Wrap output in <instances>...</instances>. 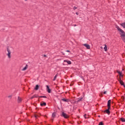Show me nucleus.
Segmentation results:
<instances>
[{
	"label": "nucleus",
	"mask_w": 125,
	"mask_h": 125,
	"mask_svg": "<svg viewBox=\"0 0 125 125\" xmlns=\"http://www.w3.org/2000/svg\"><path fill=\"white\" fill-rule=\"evenodd\" d=\"M27 68H28V65L26 64L25 66L22 68V71H26V70H27Z\"/></svg>",
	"instance_id": "9d476101"
},
{
	"label": "nucleus",
	"mask_w": 125,
	"mask_h": 125,
	"mask_svg": "<svg viewBox=\"0 0 125 125\" xmlns=\"http://www.w3.org/2000/svg\"><path fill=\"white\" fill-rule=\"evenodd\" d=\"M116 29H117L118 31L120 32V35L121 36V37L125 36V33L124 32V30H123V29H121V28H120V27H119V26L118 25H116Z\"/></svg>",
	"instance_id": "f03ea898"
},
{
	"label": "nucleus",
	"mask_w": 125,
	"mask_h": 125,
	"mask_svg": "<svg viewBox=\"0 0 125 125\" xmlns=\"http://www.w3.org/2000/svg\"><path fill=\"white\" fill-rule=\"evenodd\" d=\"M8 98H11V97H12V96L10 95L8 96Z\"/></svg>",
	"instance_id": "bb28decb"
},
{
	"label": "nucleus",
	"mask_w": 125,
	"mask_h": 125,
	"mask_svg": "<svg viewBox=\"0 0 125 125\" xmlns=\"http://www.w3.org/2000/svg\"><path fill=\"white\" fill-rule=\"evenodd\" d=\"M44 57H46V55H44Z\"/></svg>",
	"instance_id": "f704fd0d"
},
{
	"label": "nucleus",
	"mask_w": 125,
	"mask_h": 125,
	"mask_svg": "<svg viewBox=\"0 0 125 125\" xmlns=\"http://www.w3.org/2000/svg\"><path fill=\"white\" fill-rule=\"evenodd\" d=\"M83 99V98H79L78 100L77 101V102H80V101H82V100Z\"/></svg>",
	"instance_id": "6ab92c4d"
},
{
	"label": "nucleus",
	"mask_w": 125,
	"mask_h": 125,
	"mask_svg": "<svg viewBox=\"0 0 125 125\" xmlns=\"http://www.w3.org/2000/svg\"><path fill=\"white\" fill-rule=\"evenodd\" d=\"M118 81H119V82H120V83L121 84V85H124V86H125L124 82H123V81H122V80H121V78L118 79Z\"/></svg>",
	"instance_id": "0eeeda50"
},
{
	"label": "nucleus",
	"mask_w": 125,
	"mask_h": 125,
	"mask_svg": "<svg viewBox=\"0 0 125 125\" xmlns=\"http://www.w3.org/2000/svg\"><path fill=\"white\" fill-rule=\"evenodd\" d=\"M56 78H57V75H56L54 78V79H53V81H55L56 80Z\"/></svg>",
	"instance_id": "b1692460"
},
{
	"label": "nucleus",
	"mask_w": 125,
	"mask_h": 125,
	"mask_svg": "<svg viewBox=\"0 0 125 125\" xmlns=\"http://www.w3.org/2000/svg\"><path fill=\"white\" fill-rule=\"evenodd\" d=\"M55 116H56L55 113H53L52 114V117H53V118H55Z\"/></svg>",
	"instance_id": "5701e85b"
},
{
	"label": "nucleus",
	"mask_w": 125,
	"mask_h": 125,
	"mask_svg": "<svg viewBox=\"0 0 125 125\" xmlns=\"http://www.w3.org/2000/svg\"><path fill=\"white\" fill-rule=\"evenodd\" d=\"M106 93H107V92H106V91H104V94H106Z\"/></svg>",
	"instance_id": "c756f323"
},
{
	"label": "nucleus",
	"mask_w": 125,
	"mask_h": 125,
	"mask_svg": "<svg viewBox=\"0 0 125 125\" xmlns=\"http://www.w3.org/2000/svg\"><path fill=\"white\" fill-rule=\"evenodd\" d=\"M110 109L108 108L107 109L104 111V113H106L108 115H110Z\"/></svg>",
	"instance_id": "6e6552de"
},
{
	"label": "nucleus",
	"mask_w": 125,
	"mask_h": 125,
	"mask_svg": "<svg viewBox=\"0 0 125 125\" xmlns=\"http://www.w3.org/2000/svg\"><path fill=\"white\" fill-rule=\"evenodd\" d=\"M104 48L105 51H107V50H108V46H107L106 44L104 45Z\"/></svg>",
	"instance_id": "4468645a"
},
{
	"label": "nucleus",
	"mask_w": 125,
	"mask_h": 125,
	"mask_svg": "<svg viewBox=\"0 0 125 125\" xmlns=\"http://www.w3.org/2000/svg\"><path fill=\"white\" fill-rule=\"evenodd\" d=\"M38 97V96L37 95H34L31 98V99H33V98H37Z\"/></svg>",
	"instance_id": "2eb2a0df"
},
{
	"label": "nucleus",
	"mask_w": 125,
	"mask_h": 125,
	"mask_svg": "<svg viewBox=\"0 0 125 125\" xmlns=\"http://www.w3.org/2000/svg\"><path fill=\"white\" fill-rule=\"evenodd\" d=\"M62 100L63 101V102H69V101H70V100L67 99H62Z\"/></svg>",
	"instance_id": "1a4fd4ad"
},
{
	"label": "nucleus",
	"mask_w": 125,
	"mask_h": 125,
	"mask_svg": "<svg viewBox=\"0 0 125 125\" xmlns=\"http://www.w3.org/2000/svg\"><path fill=\"white\" fill-rule=\"evenodd\" d=\"M67 52H70V51H69V50H66V51Z\"/></svg>",
	"instance_id": "473e14b6"
},
{
	"label": "nucleus",
	"mask_w": 125,
	"mask_h": 125,
	"mask_svg": "<svg viewBox=\"0 0 125 125\" xmlns=\"http://www.w3.org/2000/svg\"><path fill=\"white\" fill-rule=\"evenodd\" d=\"M12 51V48L11 47H7V51L8 53L7 54V56H8V58L10 59L11 58V51Z\"/></svg>",
	"instance_id": "f257e3e1"
},
{
	"label": "nucleus",
	"mask_w": 125,
	"mask_h": 125,
	"mask_svg": "<svg viewBox=\"0 0 125 125\" xmlns=\"http://www.w3.org/2000/svg\"><path fill=\"white\" fill-rule=\"evenodd\" d=\"M40 97H41V98H46V96H40Z\"/></svg>",
	"instance_id": "4be33fe9"
},
{
	"label": "nucleus",
	"mask_w": 125,
	"mask_h": 125,
	"mask_svg": "<svg viewBox=\"0 0 125 125\" xmlns=\"http://www.w3.org/2000/svg\"><path fill=\"white\" fill-rule=\"evenodd\" d=\"M35 89V90H38L39 89V85H36Z\"/></svg>",
	"instance_id": "a211bd4d"
},
{
	"label": "nucleus",
	"mask_w": 125,
	"mask_h": 125,
	"mask_svg": "<svg viewBox=\"0 0 125 125\" xmlns=\"http://www.w3.org/2000/svg\"><path fill=\"white\" fill-rule=\"evenodd\" d=\"M70 85L72 86V85H73V84H70Z\"/></svg>",
	"instance_id": "c9c22d12"
},
{
	"label": "nucleus",
	"mask_w": 125,
	"mask_h": 125,
	"mask_svg": "<svg viewBox=\"0 0 125 125\" xmlns=\"http://www.w3.org/2000/svg\"><path fill=\"white\" fill-rule=\"evenodd\" d=\"M21 101H22V99L21 97H18V102H19V103H20V102H21Z\"/></svg>",
	"instance_id": "f8f14e48"
},
{
	"label": "nucleus",
	"mask_w": 125,
	"mask_h": 125,
	"mask_svg": "<svg viewBox=\"0 0 125 125\" xmlns=\"http://www.w3.org/2000/svg\"><path fill=\"white\" fill-rule=\"evenodd\" d=\"M46 90L48 91V93H50L51 92V90L49 88V86L48 85H46Z\"/></svg>",
	"instance_id": "423d86ee"
},
{
	"label": "nucleus",
	"mask_w": 125,
	"mask_h": 125,
	"mask_svg": "<svg viewBox=\"0 0 125 125\" xmlns=\"http://www.w3.org/2000/svg\"><path fill=\"white\" fill-rule=\"evenodd\" d=\"M64 62H67V64L69 65H71V64H72V62L70 61L64 60Z\"/></svg>",
	"instance_id": "9b49d317"
},
{
	"label": "nucleus",
	"mask_w": 125,
	"mask_h": 125,
	"mask_svg": "<svg viewBox=\"0 0 125 125\" xmlns=\"http://www.w3.org/2000/svg\"><path fill=\"white\" fill-rule=\"evenodd\" d=\"M118 73L119 75H120V76L121 77H123V76L122 75V72L118 71Z\"/></svg>",
	"instance_id": "412c9836"
},
{
	"label": "nucleus",
	"mask_w": 125,
	"mask_h": 125,
	"mask_svg": "<svg viewBox=\"0 0 125 125\" xmlns=\"http://www.w3.org/2000/svg\"><path fill=\"white\" fill-rule=\"evenodd\" d=\"M123 42H125V36H122L121 37Z\"/></svg>",
	"instance_id": "f3484780"
},
{
	"label": "nucleus",
	"mask_w": 125,
	"mask_h": 125,
	"mask_svg": "<svg viewBox=\"0 0 125 125\" xmlns=\"http://www.w3.org/2000/svg\"><path fill=\"white\" fill-rule=\"evenodd\" d=\"M35 118H38V117H39V115H35Z\"/></svg>",
	"instance_id": "cd10ccee"
},
{
	"label": "nucleus",
	"mask_w": 125,
	"mask_h": 125,
	"mask_svg": "<svg viewBox=\"0 0 125 125\" xmlns=\"http://www.w3.org/2000/svg\"><path fill=\"white\" fill-rule=\"evenodd\" d=\"M100 96H102V93L100 95Z\"/></svg>",
	"instance_id": "72a5a7b5"
},
{
	"label": "nucleus",
	"mask_w": 125,
	"mask_h": 125,
	"mask_svg": "<svg viewBox=\"0 0 125 125\" xmlns=\"http://www.w3.org/2000/svg\"><path fill=\"white\" fill-rule=\"evenodd\" d=\"M107 108L108 109H110L111 108V100H109L107 102Z\"/></svg>",
	"instance_id": "7ed1b4c3"
},
{
	"label": "nucleus",
	"mask_w": 125,
	"mask_h": 125,
	"mask_svg": "<svg viewBox=\"0 0 125 125\" xmlns=\"http://www.w3.org/2000/svg\"><path fill=\"white\" fill-rule=\"evenodd\" d=\"M78 14H79V13H78V12H76V15H78Z\"/></svg>",
	"instance_id": "2f4dec72"
},
{
	"label": "nucleus",
	"mask_w": 125,
	"mask_h": 125,
	"mask_svg": "<svg viewBox=\"0 0 125 125\" xmlns=\"http://www.w3.org/2000/svg\"><path fill=\"white\" fill-rule=\"evenodd\" d=\"M73 9H74V10H75V9H77V7H73Z\"/></svg>",
	"instance_id": "c85d7f7f"
},
{
	"label": "nucleus",
	"mask_w": 125,
	"mask_h": 125,
	"mask_svg": "<svg viewBox=\"0 0 125 125\" xmlns=\"http://www.w3.org/2000/svg\"><path fill=\"white\" fill-rule=\"evenodd\" d=\"M121 121H122L123 122L125 123V118H121Z\"/></svg>",
	"instance_id": "aec40b11"
},
{
	"label": "nucleus",
	"mask_w": 125,
	"mask_h": 125,
	"mask_svg": "<svg viewBox=\"0 0 125 125\" xmlns=\"http://www.w3.org/2000/svg\"><path fill=\"white\" fill-rule=\"evenodd\" d=\"M99 125H104L103 124V122H100Z\"/></svg>",
	"instance_id": "a878e982"
},
{
	"label": "nucleus",
	"mask_w": 125,
	"mask_h": 125,
	"mask_svg": "<svg viewBox=\"0 0 125 125\" xmlns=\"http://www.w3.org/2000/svg\"><path fill=\"white\" fill-rule=\"evenodd\" d=\"M25 0L27 1V0Z\"/></svg>",
	"instance_id": "e433bc0d"
},
{
	"label": "nucleus",
	"mask_w": 125,
	"mask_h": 125,
	"mask_svg": "<svg viewBox=\"0 0 125 125\" xmlns=\"http://www.w3.org/2000/svg\"><path fill=\"white\" fill-rule=\"evenodd\" d=\"M120 25H121V26H122V27L125 28V22L121 23Z\"/></svg>",
	"instance_id": "dca6fc26"
},
{
	"label": "nucleus",
	"mask_w": 125,
	"mask_h": 125,
	"mask_svg": "<svg viewBox=\"0 0 125 125\" xmlns=\"http://www.w3.org/2000/svg\"><path fill=\"white\" fill-rule=\"evenodd\" d=\"M62 115L64 117V118H65V119H68L69 118V116L64 112L62 113Z\"/></svg>",
	"instance_id": "20e7f679"
},
{
	"label": "nucleus",
	"mask_w": 125,
	"mask_h": 125,
	"mask_svg": "<svg viewBox=\"0 0 125 125\" xmlns=\"http://www.w3.org/2000/svg\"><path fill=\"white\" fill-rule=\"evenodd\" d=\"M87 116V115L86 114L84 115V117L85 119H87V118H88Z\"/></svg>",
	"instance_id": "393cba45"
},
{
	"label": "nucleus",
	"mask_w": 125,
	"mask_h": 125,
	"mask_svg": "<svg viewBox=\"0 0 125 125\" xmlns=\"http://www.w3.org/2000/svg\"><path fill=\"white\" fill-rule=\"evenodd\" d=\"M46 105V103H44V102H41V106H45Z\"/></svg>",
	"instance_id": "ddd939ff"
},
{
	"label": "nucleus",
	"mask_w": 125,
	"mask_h": 125,
	"mask_svg": "<svg viewBox=\"0 0 125 125\" xmlns=\"http://www.w3.org/2000/svg\"><path fill=\"white\" fill-rule=\"evenodd\" d=\"M101 49H103V47L101 46L100 47Z\"/></svg>",
	"instance_id": "7c9ffc66"
},
{
	"label": "nucleus",
	"mask_w": 125,
	"mask_h": 125,
	"mask_svg": "<svg viewBox=\"0 0 125 125\" xmlns=\"http://www.w3.org/2000/svg\"><path fill=\"white\" fill-rule=\"evenodd\" d=\"M83 45L85 46V47H86L87 49H90V46L88 44H83Z\"/></svg>",
	"instance_id": "39448f33"
}]
</instances>
